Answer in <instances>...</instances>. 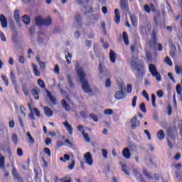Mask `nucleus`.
I'll return each mask as SVG.
<instances>
[{
    "label": "nucleus",
    "instance_id": "1",
    "mask_svg": "<svg viewBox=\"0 0 182 182\" xmlns=\"http://www.w3.org/2000/svg\"><path fill=\"white\" fill-rule=\"evenodd\" d=\"M77 73L78 75L83 91L85 92V93H90V92H92V89L90 88L89 82L86 80V73H85L83 68H77Z\"/></svg>",
    "mask_w": 182,
    "mask_h": 182
},
{
    "label": "nucleus",
    "instance_id": "2",
    "mask_svg": "<svg viewBox=\"0 0 182 182\" xmlns=\"http://www.w3.org/2000/svg\"><path fill=\"white\" fill-rule=\"evenodd\" d=\"M132 68L135 70L137 77H141L144 75V68L141 64H139L137 61L134 60L132 62Z\"/></svg>",
    "mask_w": 182,
    "mask_h": 182
},
{
    "label": "nucleus",
    "instance_id": "3",
    "mask_svg": "<svg viewBox=\"0 0 182 182\" xmlns=\"http://www.w3.org/2000/svg\"><path fill=\"white\" fill-rule=\"evenodd\" d=\"M149 69L150 73L154 77H156L157 82H160V80H161V75H160V73L157 71L156 65H154V64H150L149 66Z\"/></svg>",
    "mask_w": 182,
    "mask_h": 182
},
{
    "label": "nucleus",
    "instance_id": "4",
    "mask_svg": "<svg viewBox=\"0 0 182 182\" xmlns=\"http://www.w3.org/2000/svg\"><path fill=\"white\" fill-rule=\"evenodd\" d=\"M21 114H18V117L21 127H23V121L22 117H26V109L23 105H20Z\"/></svg>",
    "mask_w": 182,
    "mask_h": 182
},
{
    "label": "nucleus",
    "instance_id": "5",
    "mask_svg": "<svg viewBox=\"0 0 182 182\" xmlns=\"http://www.w3.org/2000/svg\"><path fill=\"white\" fill-rule=\"evenodd\" d=\"M82 18L80 14H75V20H74V26L77 28V29H80L82 28Z\"/></svg>",
    "mask_w": 182,
    "mask_h": 182
},
{
    "label": "nucleus",
    "instance_id": "6",
    "mask_svg": "<svg viewBox=\"0 0 182 182\" xmlns=\"http://www.w3.org/2000/svg\"><path fill=\"white\" fill-rule=\"evenodd\" d=\"M84 159L86 164H88V166H93V156L90 152L85 153Z\"/></svg>",
    "mask_w": 182,
    "mask_h": 182
},
{
    "label": "nucleus",
    "instance_id": "7",
    "mask_svg": "<svg viewBox=\"0 0 182 182\" xmlns=\"http://www.w3.org/2000/svg\"><path fill=\"white\" fill-rule=\"evenodd\" d=\"M130 126L132 130L140 126V121L137 119V117L134 116L130 121Z\"/></svg>",
    "mask_w": 182,
    "mask_h": 182
},
{
    "label": "nucleus",
    "instance_id": "8",
    "mask_svg": "<svg viewBox=\"0 0 182 182\" xmlns=\"http://www.w3.org/2000/svg\"><path fill=\"white\" fill-rule=\"evenodd\" d=\"M11 173L14 180H16L18 182H22V178L21 177L20 174L18 173L16 168L13 167Z\"/></svg>",
    "mask_w": 182,
    "mask_h": 182
},
{
    "label": "nucleus",
    "instance_id": "9",
    "mask_svg": "<svg viewBox=\"0 0 182 182\" xmlns=\"http://www.w3.org/2000/svg\"><path fill=\"white\" fill-rule=\"evenodd\" d=\"M126 97V95H124V92L119 90L115 92L114 98L116 100H122Z\"/></svg>",
    "mask_w": 182,
    "mask_h": 182
},
{
    "label": "nucleus",
    "instance_id": "10",
    "mask_svg": "<svg viewBox=\"0 0 182 182\" xmlns=\"http://www.w3.org/2000/svg\"><path fill=\"white\" fill-rule=\"evenodd\" d=\"M10 79L11 80L12 85L14 87L16 93H18L16 77H15V74H14V72L12 70L10 72Z\"/></svg>",
    "mask_w": 182,
    "mask_h": 182
},
{
    "label": "nucleus",
    "instance_id": "11",
    "mask_svg": "<svg viewBox=\"0 0 182 182\" xmlns=\"http://www.w3.org/2000/svg\"><path fill=\"white\" fill-rule=\"evenodd\" d=\"M0 22L2 28H8V20L4 14L0 15Z\"/></svg>",
    "mask_w": 182,
    "mask_h": 182
},
{
    "label": "nucleus",
    "instance_id": "12",
    "mask_svg": "<svg viewBox=\"0 0 182 182\" xmlns=\"http://www.w3.org/2000/svg\"><path fill=\"white\" fill-rule=\"evenodd\" d=\"M122 156L127 160H129L132 157V153H130L129 148L126 147L122 150Z\"/></svg>",
    "mask_w": 182,
    "mask_h": 182
},
{
    "label": "nucleus",
    "instance_id": "13",
    "mask_svg": "<svg viewBox=\"0 0 182 182\" xmlns=\"http://www.w3.org/2000/svg\"><path fill=\"white\" fill-rule=\"evenodd\" d=\"M44 114L47 117H52L53 116V111L48 107H43Z\"/></svg>",
    "mask_w": 182,
    "mask_h": 182
},
{
    "label": "nucleus",
    "instance_id": "14",
    "mask_svg": "<svg viewBox=\"0 0 182 182\" xmlns=\"http://www.w3.org/2000/svg\"><path fill=\"white\" fill-rule=\"evenodd\" d=\"M120 6L125 11V12H129V6H127V1L126 0H121Z\"/></svg>",
    "mask_w": 182,
    "mask_h": 182
},
{
    "label": "nucleus",
    "instance_id": "15",
    "mask_svg": "<svg viewBox=\"0 0 182 182\" xmlns=\"http://www.w3.org/2000/svg\"><path fill=\"white\" fill-rule=\"evenodd\" d=\"M63 124L69 134H73V129L72 128V125L68 122H63Z\"/></svg>",
    "mask_w": 182,
    "mask_h": 182
},
{
    "label": "nucleus",
    "instance_id": "16",
    "mask_svg": "<svg viewBox=\"0 0 182 182\" xmlns=\"http://www.w3.org/2000/svg\"><path fill=\"white\" fill-rule=\"evenodd\" d=\"M61 105L65 112H70V105H68L65 100H61Z\"/></svg>",
    "mask_w": 182,
    "mask_h": 182
},
{
    "label": "nucleus",
    "instance_id": "17",
    "mask_svg": "<svg viewBox=\"0 0 182 182\" xmlns=\"http://www.w3.org/2000/svg\"><path fill=\"white\" fill-rule=\"evenodd\" d=\"M43 21H44V18H42V16H37L35 18V22L37 26H43Z\"/></svg>",
    "mask_w": 182,
    "mask_h": 182
},
{
    "label": "nucleus",
    "instance_id": "18",
    "mask_svg": "<svg viewBox=\"0 0 182 182\" xmlns=\"http://www.w3.org/2000/svg\"><path fill=\"white\" fill-rule=\"evenodd\" d=\"M99 70L102 76H109V71H107V70H105V71L102 63H100L99 65Z\"/></svg>",
    "mask_w": 182,
    "mask_h": 182
},
{
    "label": "nucleus",
    "instance_id": "19",
    "mask_svg": "<svg viewBox=\"0 0 182 182\" xmlns=\"http://www.w3.org/2000/svg\"><path fill=\"white\" fill-rule=\"evenodd\" d=\"M14 19L18 25H21V18L19 17V11L18 9L14 11Z\"/></svg>",
    "mask_w": 182,
    "mask_h": 182
},
{
    "label": "nucleus",
    "instance_id": "20",
    "mask_svg": "<svg viewBox=\"0 0 182 182\" xmlns=\"http://www.w3.org/2000/svg\"><path fill=\"white\" fill-rule=\"evenodd\" d=\"M119 9L114 10V21L116 22V23H119V22H120V13L119 12Z\"/></svg>",
    "mask_w": 182,
    "mask_h": 182
},
{
    "label": "nucleus",
    "instance_id": "21",
    "mask_svg": "<svg viewBox=\"0 0 182 182\" xmlns=\"http://www.w3.org/2000/svg\"><path fill=\"white\" fill-rule=\"evenodd\" d=\"M109 59L112 63H114V62H116V53H114V51L112 50H110L109 53Z\"/></svg>",
    "mask_w": 182,
    "mask_h": 182
},
{
    "label": "nucleus",
    "instance_id": "22",
    "mask_svg": "<svg viewBox=\"0 0 182 182\" xmlns=\"http://www.w3.org/2000/svg\"><path fill=\"white\" fill-rule=\"evenodd\" d=\"M29 109L31 112H34L35 114L37 116V117H41V112L37 108H32L31 107V104H28Z\"/></svg>",
    "mask_w": 182,
    "mask_h": 182
},
{
    "label": "nucleus",
    "instance_id": "23",
    "mask_svg": "<svg viewBox=\"0 0 182 182\" xmlns=\"http://www.w3.org/2000/svg\"><path fill=\"white\" fill-rule=\"evenodd\" d=\"M49 25H52V18L50 17H47L46 18H44L43 26H49Z\"/></svg>",
    "mask_w": 182,
    "mask_h": 182
},
{
    "label": "nucleus",
    "instance_id": "24",
    "mask_svg": "<svg viewBox=\"0 0 182 182\" xmlns=\"http://www.w3.org/2000/svg\"><path fill=\"white\" fill-rule=\"evenodd\" d=\"M0 168H5V156L0 154Z\"/></svg>",
    "mask_w": 182,
    "mask_h": 182
},
{
    "label": "nucleus",
    "instance_id": "25",
    "mask_svg": "<svg viewBox=\"0 0 182 182\" xmlns=\"http://www.w3.org/2000/svg\"><path fill=\"white\" fill-rule=\"evenodd\" d=\"M47 95L49 97L51 103H53V105H56V98L52 95L50 92H47Z\"/></svg>",
    "mask_w": 182,
    "mask_h": 182
},
{
    "label": "nucleus",
    "instance_id": "26",
    "mask_svg": "<svg viewBox=\"0 0 182 182\" xmlns=\"http://www.w3.org/2000/svg\"><path fill=\"white\" fill-rule=\"evenodd\" d=\"M118 87L119 90L124 92L126 90V85H124V82L123 81H119L118 83Z\"/></svg>",
    "mask_w": 182,
    "mask_h": 182
},
{
    "label": "nucleus",
    "instance_id": "27",
    "mask_svg": "<svg viewBox=\"0 0 182 182\" xmlns=\"http://www.w3.org/2000/svg\"><path fill=\"white\" fill-rule=\"evenodd\" d=\"M122 38H123V41H124L125 45H129V36H127V33L123 32Z\"/></svg>",
    "mask_w": 182,
    "mask_h": 182
},
{
    "label": "nucleus",
    "instance_id": "28",
    "mask_svg": "<svg viewBox=\"0 0 182 182\" xmlns=\"http://www.w3.org/2000/svg\"><path fill=\"white\" fill-rule=\"evenodd\" d=\"M32 68L34 71V74L36 76H41V72H39V70L38 69V66L35 64H32Z\"/></svg>",
    "mask_w": 182,
    "mask_h": 182
},
{
    "label": "nucleus",
    "instance_id": "29",
    "mask_svg": "<svg viewBox=\"0 0 182 182\" xmlns=\"http://www.w3.org/2000/svg\"><path fill=\"white\" fill-rule=\"evenodd\" d=\"M23 22L26 25H29V23H31V18L27 15H24L23 16Z\"/></svg>",
    "mask_w": 182,
    "mask_h": 182
},
{
    "label": "nucleus",
    "instance_id": "30",
    "mask_svg": "<svg viewBox=\"0 0 182 182\" xmlns=\"http://www.w3.org/2000/svg\"><path fill=\"white\" fill-rule=\"evenodd\" d=\"M31 95L34 96L36 100H39V93L36 89L32 90Z\"/></svg>",
    "mask_w": 182,
    "mask_h": 182
},
{
    "label": "nucleus",
    "instance_id": "31",
    "mask_svg": "<svg viewBox=\"0 0 182 182\" xmlns=\"http://www.w3.org/2000/svg\"><path fill=\"white\" fill-rule=\"evenodd\" d=\"M164 130H159L157 133V137L159 139V140H163L164 139Z\"/></svg>",
    "mask_w": 182,
    "mask_h": 182
},
{
    "label": "nucleus",
    "instance_id": "32",
    "mask_svg": "<svg viewBox=\"0 0 182 182\" xmlns=\"http://www.w3.org/2000/svg\"><path fill=\"white\" fill-rule=\"evenodd\" d=\"M82 134L85 141H87V143H90V137H89V134H86L85 132H82Z\"/></svg>",
    "mask_w": 182,
    "mask_h": 182
},
{
    "label": "nucleus",
    "instance_id": "33",
    "mask_svg": "<svg viewBox=\"0 0 182 182\" xmlns=\"http://www.w3.org/2000/svg\"><path fill=\"white\" fill-rule=\"evenodd\" d=\"M175 72L177 75H182V67L176 65L175 67Z\"/></svg>",
    "mask_w": 182,
    "mask_h": 182
},
{
    "label": "nucleus",
    "instance_id": "34",
    "mask_svg": "<svg viewBox=\"0 0 182 182\" xmlns=\"http://www.w3.org/2000/svg\"><path fill=\"white\" fill-rule=\"evenodd\" d=\"M130 19L133 26H136V23H137V17L135 16H130Z\"/></svg>",
    "mask_w": 182,
    "mask_h": 182
},
{
    "label": "nucleus",
    "instance_id": "35",
    "mask_svg": "<svg viewBox=\"0 0 182 182\" xmlns=\"http://www.w3.org/2000/svg\"><path fill=\"white\" fill-rule=\"evenodd\" d=\"M65 59L67 60V63L70 64V61L72 60V54L67 53V54H65Z\"/></svg>",
    "mask_w": 182,
    "mask_h": 182
},
{
    "label": "nucleus",
    "instance_id": "36",
    "mask_svg": "<svg viewBox=\"0 0 182 182\" xmlns=\"http://www.w3.org/2000/svg\"><path fill=\"white\" fill-rule=\"evenodd\" d=\"M26 134L28 138V141H30V143H31V144H33L35 143V139H33V137H32V135H31V133L27 132Z\"/></svg>",
    "mask_w": 182,
    "mask_h": 182
},
{
    "label": "nucleus",
    "instance_id": "37",
    "mask_svg": "<svg viewBox=\"0 0 182 182\" xmlns=\"http://www.w3.org/2000/svg\"><path fill=\"white\" fill-rule=\"evenodd\" d=\"M164 62L166 63L168 66H173V62L171 61V59H170V57L166 56Z\"/></svg>",
    "mask_w": 182,
    "mask_h": 182
},
{
    "label": "nucleus",
    "instance_id": "38",
    "mask_svg": "<svg viewBox=\"0 0 182 182\" xmlns=\"http://www.w3.org/2000/svg\"><path fill=\"white\" fill-rule=\"evenodd\" d=\"M1 79L3 82H4L6 86H8L9 85V81H8V77L5 75H1Z\"/></svg>",
    "mask_w": 182,
    "mask_h": 182
},
{
    "label": "nucleus",
    "instance_id": "39",
    "mask_svg": "<svg viewBox=\"0 0 182 182\" xmlns=\"http://www.w3.org/2000/svg\"><path fill=\"white\" fill-rule=\"evenodd\" d=\"M11 140L14 143V144H18V136H16V134H12Z\"/></svg>",
    "mask_w": 182,
    "mask_h": 182
},
{
    "label": "nucleus",
    "instance_id": "40",
    "mask_svg": "<svg viewBox=\"0 0 182 182\" xmlns=\"http://www.w3.org/2000/svg\"><path fill=\"white\" fill-rule=\"evenodd\" d=\"M122 170H123L124 173H125V174H127V176H129L130 174V173L129 172V170L127 169V166L126 164H122Z\"/></svg>",
    "mask_w": 182,
    "mask_h": 182
},
{
    "label": "nucleus",
    "instance_id": "41",
    "mask_svg": "<svg viewBox=\"0 0 182 182\" xmlns=\"http://www.w3.org/2000/svg\"><path fill=\"white\" fill-rule=\"evenodd\" d=\"M104 113H105V114H107V115L110 116V115L113 114L114 111L112 109H105Z\"/></svg>",
    "mask_w": 182,
    "mask_h": 182
},
{
    "label": "nucleus",
    "instance_id": "42",
    "mask_svg": "<svg viewBox=\"0 0 182 182\" xmlns=\"http://www.w3.org/2000/svg\"><path fill=\"white\" fill-rule=\"evenodd\" d=\"M38 85L41 87V89H45V82H43L41 79L38 80Z\"/></svg>",
    "mask_w": 182,
    "mask_h": 182
},
{
    "label": "nucleus",
    "instance_id": "43",
    "mask_svg": "<svg viewBox=\"0 0 182 182\" xmlns=\"http://www.w3.org/2000/svg\"><path fill=\"white\" fill-rule=\"evenodd\" d=\"M139 109L140 110H141V112H143V113H146V105L144 104V102L141 103Z\"/></svg>",
    "mask_w": 182,
    "mask_h": 182
},
{
    "label": "nucleus",
    "instance_id": "44",
    "mask_svg": "<svg viewBox=\"0 0 182 182\" xmlns=\"http://www.w3.org/2000/svg\"><path fill=\"white\" fill-rule=\"evenodd\" d=\"M159 18H160V11H155V14H154L155 22H157V21L159 20Z\"/></svg>",
    "mask_w": 182,
    "mask_h": 182
},
{
    "label": "nucleus",
    "instance_id": "45",
    "mask_svg": "<svg viewBox=\"0 0 182 182\" xmlns=\"http://www.w3.org/2000/svg\"><path fill=\"white\" fill-rule=\"evenodd\" d=\"M54 73L56 75H59L60 73V69H59V65H55L54 69H53Z\"/></svg>",
    "mask_w": 182,
    "mask_h": 182
},
{
    "label": "nucleus",
    "instance_id": "46",
    "mask_svg": "<svg viewBox=\"0 0 182 182\" xmlns=\"http://www.w3.org/2000/svg\"><path fill=\"white\" fill-rule=\"evenodd\" d=\"M142 96L146 99V100L149 102L150 100L149 94H147V92L146 90L142 91Z\"/></svg>",
    "mask_w": 182,
    "mask_h": 182
},
{
    "label": "nucleus",
    "instance_id": "47",
    "mask_svg": "<svg viewBox=\"0 0 182 182\" xmlns=\"http://www.w3.org/2000/svg\"><path fill=\"white\" fill-rule=\"evenodd\" d=\"M151 102H152V106L156 107V95L154 94L151 95Z\"/></svg>",
    "mask_w": 182,
    "mask_h": 182
},
{
    "label": "nucleus",
    "instance_id": "48",
    "mask_svg": "<svg viewBox=\"0 0 182 182\" xmlns=\"http://www.w3.org/2000/svg\"><path fill=\"white\" fill-rule=\"evenodd\" d=\"M67 80H68L69 86L72 87V86H73V82H72V78L70 77V75H67Z\"/></svg>",
    "mask_w": 182,
    "mask_h": 182
},
{
    "label": "nucleus",
    "instance_id": "49",
    "mask_svg": "<svg viewBox=\"0 0 182 182\" xmlns=\"http://www.w3.org/2000/svg\"><path fill=\"white\" fill-rule=\"evenodd\" d=\"M173 167H175L176 170H181L182 168V164L181 163L179 164H174Z\"/></svg>",
    "mask_w": 182,
    "mask_h": 182
},
{
    "label": "nucleus",
    "instance_id": "50",
    "mask_svg": "<svg viewBox=\"0 0 182 182\" xmlns=\"http://www.w3.org/2000/svg\"><path fill=\"white\" fill-rule=\"evenodd\" d=\"M176 92L178 95H180V96H181V85H180L179 84L176 85Z\"/></svg>",
    "mask_w": 182,
    "mask_h": 182
},
{
    "label": "nucleus",
    "instance_id": "51",
    "mask_svg": "<svg viewBox=\"0 0 182 182\" xmlns=\"http://www.w3.org/2000/svg\"><path fill=\"white\" fill-rule=\"evenodd\" d=\"M0 38L2 42H6V37L5 36V34H4L3 32H0Z\"/></svg>",
    "mask_w": 182,
    "mask_h": 182
},
{
    "label": "nucleus",
    "instance_id": "52",
    "mask_svg": "<svg viewBox=\"0 0 182 182\" xmlns=\"http://www.w3.org/2000/svg\"><path fill=\"white\" fill-rule=\"evenodd\" d=\"M90 116L91 119L94 120V122H99V119H97V116H96L95 114H90Z\"/></svg>",
    "mask_w": 182,
    "mask_h": 182
},
{
    "label": "nucleus",
    "instance_id": "53",
    "mask_svg": "<svg viewBox=\"0 0 182 182\" xmlns=\"http://www.w3.org/2000/svg\"><path fill=\"white\" fill-rule=\"evenodd\" d=\"M44 153H46V154H48V157H50L51 154L50 149L49 148H44Z\"/></svg>",
    "mask_w": 182,
    "mask_h": 182
},
{
    "label": "nucleus",
    "instance_id": "54",
    "mask_svg": "<svg viewBox=\"0 0 182 182\" xmlns=\"http://www.w3.org/2000/svg\"><path fill=\"white\" fill-rule=\"evenodd\" d=\"M101 26H102V31L104 32V33H106V23H105V21H102L101 23Z\"/></svg>",
    "mask_w": 182,
    "mask_h": 182
},
{
    "label": "nucleus",
    "instance_id": "55",
    "mask_svg": "<svg viewBox=\"0 0 182 182\" xmlns=\"http://www.w3.org/2000/svg\"><path fill=\"white\" fill-rule=\"evenodd\" d=\"M144 133H145V134H146L148 139L151 140V134H150V132L147 129H145Z\"/></svg>",
    "mask_w": 182,
    "mask_h": 182
},
{
    "label": "nucleus",
    "instance_id": "56",
    "mask_svg": "<svg viewBox=\"0 0 182 182\" xmlns=\"http://www.w3.org/2000/svg\"><path fill=\"white\" fill-rule=\"evenodd\" d=\"M17 154L18 156H19L20 157H22V156H23V151H22V149L18 148L17 149Z\"/></svg>",
    "mask_w": 182,
    "mask_h": 182
},
{
    "label": "nucleus",
    "instance_id": "57",
    "mask_svg": "<svg viewBox=\"0 0 182 182\" xmlns=\"http://www.w3.org/2000/svg\"><path fill=\"white\" fill-rule=\"evenodd\" d=\"M132 89H133V87L132 86V85L129 84L127 87V93H132Z\"/></svg>",
    "mask_w": 182,
    "mask_h": 182
},
{
    "label": "nucleus",
    "instance_id": "58",
    "mask_svg": "<svg viewBox=\"0 0 182 182\" xmlns=\"http://www.w3.org/2000/svg\"><path fill=\"white\" fill-rule=\"evenodd\" d=\"M105 86L106 87H110V86H112V82H110V79H107L105 81Z\"/></svg>",
    "mask_w": 182,
    "mask_h": 182
},
{
    "label": "nucleus",
    "instance_id": "59",
    "mask_svg": "<svg viewBox=\"0 0 182 182\" xmlns=\"http://www.w3.org/2000/svg\"><path fill=\"white\" fill-rule=\"evenodd\" d=\"M74 168H75V160H73L71 164L68 166V168L70 170H73Z\"/></svg>",
    "mask_w": 182,
    "mask_h": 182
},
{
    "label": "nucleus",
    "instance_id": "60",
    "mask_svg": "<svg viewBox=\"0 0 182 182\" xmlns=\"http://www.w3.org/2000/svg\"><path fill=\"white\" fill-rule=\"evenodd\" d=\"M137 102V97L134 96L132 100V107H136V103Z\"/></svg>",
    "mask_w": 182,
    "mask_h": 182
},
{
    "label": "nucleus",
    "instance_id": "61",
    "mask_svg": "<svg viewBox=\"0 0 182 182\" xmlns=\"http://www.w3.org/2000/svg\"><path fill=\"white\" fill-rule=\"evenodd\" d=\"M102 156L105 159H107V150L106 149H102Z\"/></svg>",
    "mask_w": 182,
    "mask_h": 182
},
{
    "label": "nucleus",
    "instance_id": "62",
    "mask_svg": "<svg viewBox=\"0 0 182 182\" xmlns=\"http://www.w3.org/2000/svg\"><path fill=\"white\" fill-rule=\"evenodd\" d=\"M144 9L145 12H146L147 14H150V7L149 6V5L146 4L144 7Z\"/></svg>",
    "mask_w": 182,
    "mask_h": 182
},
{
    "label": "nucleus",
    "instance_id": "63",
    "mask_svg": "<svg viewBox=\"0 0 182 182\" xmlns=\"http://www.w3.org/2000/svg\"><path fill=\"white\" fill-rule=\"evenodd\" d=\"M22 90L26 96H28V89H26V87L25 85L22 86Z\"/></svg>",
    "mask_w": 182,
    "mask_h": 182
},
{
    "label": "nucleus",
    "instance_id": "64",
    "mask_svg": "<svg viewBox=\"0 0 182 182\" xmlns=\"http://www.w3.org/2000/svg\"><path fill=\"white\" fill-rule=\"evenodd\" d=\"M38 64L40 65L41 69H45V68H46V65H45V63H43L42 61Z\"/></svg>",
    "mask_w": 182,
    "mask_h": 182
}]
</instances>
